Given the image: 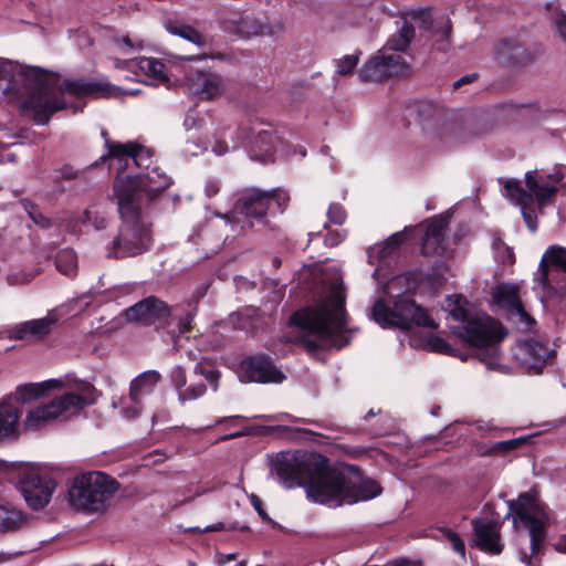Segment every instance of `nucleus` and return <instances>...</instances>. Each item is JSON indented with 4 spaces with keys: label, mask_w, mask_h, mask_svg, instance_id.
I'll use <instances>...</instances> for the list:
<instances>
[{
    "label": "nucleus",
    "mask_w": 566,
    "mask_h": 566,
    "mask_svg": "<svg viewBox=\"0 0 566 566\" xmlns=\"http://www.w3.org/2000/svg\"><path fill=\"white\" fill-rule=\"evenodd\" d=\"M273 471L286 489L305 486L307 497L329 506L345 503L348 492V472L331 467L318 453L281 452L273 462Z\"/></svg>",
    "instance_id": "obj_1"
},
{
    "label": "nucleus",
    "mask_w": 566,
    "mask_h": 566,
    "mask_svg": "<svg viewBox=\"0 0 566 566\" xmlns=\"http://www.w3.org/2000/svg\"><path fill=\"white\" fill-rule=\"evenodd\" d=\"M56 75L35 66L0 61V96L14 94L23 101L21 111L36 124L46 125L65 104L59 96Z\"/></svg>",
    "instance_id": "obj_2"
},
{
    "label": "nucleus",
    "mask_w": 566,
    "mask_h": 566,
    "mask_svg": "<svg viewBox=\"0 0 566 566\" xmlns=\"http://www.w3.org/2000/svg\"><path fill=\"white\" fill-rule=\"evenodd\" d=\"M108 157L116 159L118 172L114 186L120 181L122 189L127 191L130 200L145 209L146 205L166 190L170 178L159 167L150 168L151 154L136 144H107Z\"/></svg>",
    "instance_id": "obj_3"
},
{
    "label": "nucleus",
    "mask_w": 566,
    "mask_h": 566,
    "mask_svg": "<svg viewBox=\"0 0 566 566\" xmlns=\"http://www.w3.org/2000/svg\"><path fill=\"white\" fill-rule=\"evenodd\" d=\"M446 310L461 325L453 333L478 349V357L488 368L497 364L499 344L504 337L501 325L490 316L473 312L465 297L450 295L446 298Z\"/></svg>",
    "instance_id": "obj_4"
},
{
    "label": "nucleus",
    "mask_w": 566,
    "mask_h": 566,
    "mask_svg": "<svg viewBox=\"0 0 566 566\" xmlns=\"http://www.w3.org/2000/svg\"><path fill=\"white\" fill-rule=\"evenodd\" d=\"M345 290L343 282L332 284L321 303L296 312L291 323L306 332L314 340L303 339L310 349L337 345V337L345 327Z\"/></svg>",
    "instance_id": "obj_5"
},
{
    "label": "nucleus",
    "mask_w": 566,
    "mask_h": 566,
    "mask_svg": "<svg viewBox=\"0 0 566 566\" xmlns=\"http://www.w3.org/2000/svg\"><path fill=\"white\" fill-rule=\"evenodd\" d=\"M509 507L514 525L523 526L530 535L531 553L523 552L520 560L527 566H537L543 555L546 528L552 520L551 514L534 491L522 493L517 500L509 501Z\"/></svg>",
    "instance_id": "obj_6"
},
{
    "label": "nucleus",
    "mask_w": 566,
    "mask_h": 566,
    "mask_svg": "<svg viewBox=\"0 0 566 566\" xmlns=\"http://www.w3.org/2000/svg\"><path fill=\"white\" fill-rule=\"evenodd\" d=\"M114 193L117 198L122 226L114 241L113 254L116 258L140 254L149 248L151 242L144 209L130 200L129 193L122 189L120 181L114 186Z\"/></svg>",
    "instance_id": "obj_7"
},
{
    "label": "nucleus",
    "mask_w": 566,
    "mask_h": 566,
    "mask_svg": "<svg viewBox=\"0 0 566 566\" xmlns=\"http://www.w3.org/2000/svg\"><path fill=\"white\" fill-rule=\"evenodd\" d=\"M525 186L518 180H507L504 185L506 196L512 202L521 207L522 216L527 228L535 232L538 227L537 212L554 203L559 187L551 185L536 171H527L524 177Z\"/></svg>",
    "instance_id": "obj_8"
},
{
    "label": "nucleus",
    "mask_w": 566,
    "mask_h": 566,
    "mask_svg": "<svg viewBox=\"0 0 566 566\" xmlns=\"http://www.w3.org/2000/svg\"><path fill=\"white\" fill-rule=\"evenodd\" d=\"M118 489V483L102 472H87L73 479L67 491L70 505L88 513H102Z\"/></svg>",
    "instance_id": "obj_9"
},
{
    "label": "nucleus",
    "mask_w": 566,
    "mask_h": 566,
    "mask_svg": "<svg viewBox=\"0 0 566 566\" xmlns=\"http://www.w3.org/2000/svg\"><path fill=\"white\" fill-rule=\"evenodd\" d=\"M95 400V388L91 384L82 382L74 390L30 410L25 418V427L30 430H39L61 416L80 411Z\"/></svg>",
    "instance_id": "obj_10"
},
{
    "label": "nucleus",
    "mask_w": 566,
    "mask_h": 566,
    "mask_svg": "<svg viewBox=\"0 0 566 566\" xmlns=\"http://www.w3.org/2000/svg\"><path fill=\"white\" fill-rule=\"evenodd\" d=\"M371 318L381 327H396L409 329L413 325L436 328L437 324L412 300L400 296L389 307L382 300H378L371 307Z\"/></svg>",
    "instance_id": "obj_11"
},
{
    "label": "nucleus",
    "mask_w": 566,
    "mask_h": 566,
    "mask_svg": "<svg viewBox=\"0 0 566 566\" xmlns=\"http://www.w3.org/2000/svg\"><path fill=\"white\" fill-rule=\"evenodd\" d=\"M15 485L33 511L46 507L56 489L55 480L35 467L22 468L17 474Z\"/></svg>",
    "instance_id": "obj_12"
},
{
    "label": "nucleus",
    "mask_w": 566,
    "mask_h": 566,
    "mask_svg": "<svg viewBox=\"0 0 566 566\" xmlns=\"http://www.w3.org/2000/svg\"><path fill=\"white\" fill-rule=\"evenodd\" d=\"M410 73V64L403 55L390 53L386 49L369 59L358 72L363 82H382L389 77L408 76Z\"/></svg>",
    "instance_id": "obj_13"
},
{
    "label": "nucleus",
    "mask_w": 566,
    "mask_h": 566,
    "mask_svg": "<svg viewBox=\"0 0 566 566\" xmlns=\"http://www.w3.org/2000/svg\"><path fill=\"white\" fill-rule=\"evenodd\" d=\"M244 138L250 139L251 158L262 163L273 161L279 138L275 132L260 122H252L240 127Z\"/></svg>",
    "instance_id": "obj_14"
},
{
    "label": "nucleus",
    "mask_w": 566,
    "mask_h": 566,
    "mask_svg": "<svg viewBox=\"0 0 566 566\" xmlns=\"http://www.w3.org/2000/svg\"><path fill=\"white\" fill-rule=\"evenodd\" d=\"M270 206V195L258 188H245L238 192L234 209L230 213L218 214L227 222L234 221L237 214L247 219H262Z\"/></svg>",
    "instance_id": "obj_15"
},
{
    "label": "nucleus",
    "mask_w": 566,
    "mask_h": 566,
    "mask_svg": "<svg viewBox=\"0 0 566 566\" xmlns=\"http://www.w3.org/2000/svg\"><path fill=\"white\" fill-rule=\"evenodd\" d=\"M177 307L169 306L156 296H148L124 311L127 322L151 325L157 321H164L169 324V318L174 316Z\"/></svg>",
    "instance_id": "obj_16"
},
{
    "label": "nucleus",
    "mask_w": 566,
    "mask_h": 566,
    "mask_svg": "<svg viewBox=\"0 0 566 566\" xmlns=\"http://www.w3.org/2000/svg\"><path fill=\"white\" fill-rule=\"evenodd\" d=\"M59 80V77L56 76ZM59 90V96L63 98V93L66 92L76 97H93V98H111L118 97L123 94H126V91H123L119 86L113 85L112 83L99 80V81H86V80H75V81H66L64 85L61 86L59 82L56 83ZM65 102V101H63ZM66 107V103H64Z\"/></svg>",
    "instance_id": "obj_17"
},
{
    "label": "nucleus",
    "mask_w": 566,
    "mask_h": 566,
    "mask_svg": "<svg viewBox=\"0 0 566 566\" xmlns=\"http://www.w3.org/2000/svg\"><path fill=\"white\" fill-rule=\"evenodd\" d=\"M160 379L161 376L158 371L147 370L132 380L129 386V400L132 406H127L123 409V413L127 419H133L140 413L143 398L155 390Z\"/></svg>",
    "instance_id": "obj_18"
},
{
    "label": "nucleus",
    "mask_w": 566,
    "mask_h": 566,
    "mask_svg": "<svg viewBox=\"0 0 566 566\" xmlns=\"http://www.w3.org/2000/svg\"><path fill=\"white\" fill-rule=\"evenodd\" d=\"M243 376L249 381L255 382H282L285 375L276 368L273 361L264 356L258 355L247 358L242 365Z\"/></svg>",
    "instance_id": "obj_19"
},
{
    "label": "nucleus",
    "mask_w": 566,
    "mask_h": 566,
    "mask_svg": "<svg viewBox=\"0 0 566 566\" xmlns=\"http://www.w3.org/2000/svg\"><path fill=\"white\" fill-rule=\"evenodd\" d=\"M187 86L190 93L207 101L219 98L226 91L221 76L200 71L188 75Z\"/></svg>",
    "instance_id": "obj_20"
},
{
    "label": "nucleus",
    "mask_w": 566,
    "mask_h": 566,
    "mask_svg": "<svg viewBox=\"0 0 566 566\" xmlns=\"http://www.w3.org/2000/svg\"><path fill=\"white\" fill-rule=\"evenodd\" d=\"M549 356L548 348L534 339L521 342L515 350V357L528 374H541Z\"/></svg>",
    "instance_id": "obj_21"
},
{
    "label": "nucleus",
    "mask_w": 566,
    "mask_h": 566,
    "mask_svg": "<svg viewBox=\"0 0 566 566\" xmlns=\"http://www.w3.org/2000/svg\"><path fill=\"white\" fill-rule=\"evenodd\" d=\"M493 297L500 307L504 308L512 317H516L518 322L526 325L533 322L522 305L517 286L501 284L494 290Z\"/></svg>",
    "instance_id": "obj_22"
},
{
    "label": "nucleus",
    "mask_w": 566,
    "mask_h": 566,
    "mask_svg": "<svg viewBox=\"0 0 566 566\" xmlns=\"http://www.w3.org/2000/svg\"><path fill=\"white\" fill-rule=\"evenodd\" d=\"M474 542L484 552L497 555L503 551L500 526L486 518H479L472 522Z\"/></svg>",
    "instance_id": "obj_23"
},
{
    "label": "nucleus",
    "mask_w": 566,
    "mask_h": 566,
    "mask_svg": "<svg viewBox=\"0 0 566 566\" xmlns=\"http://www.w3.org/2000/svg\"><path fill=\"white\" fill-rule=\"evenodd\" d=\"M348 480L350 486L345 496L347 504L368 501L381 493V488L375 480L363 479L357 470L350 469Z\"/></svg>",
    "instance_id": "obj_24"
},
{
    "label": "nucleus",
    "mask_w": 566,
    "mask_h": 566,
    "mask_svg": "<svg viewBox=\"0 0 566 566\" xmlns=\"http://www.w3.org/2000/svg\"><path fill=\"white\" fill-rule=\"evenodd\" d=\"M55 319L52 317H43L39 319L27 321L17 324L8 332V337L11 339L25 340V339H40L48 335Z\"/></svg>",
    "instance_id": "obj_25"
},
{
    "label": "nucleus",
    "mask_w": 566,
    "mask_h": 566,
    "mask_svg": "<svg viewBox=\"0 0 566 566\" xmlns=\"http://www.w3.org/2000/svg\"><path fill=\"white\" fill-rule=\"evenodd\" d=\"M447 222L443 219H436L427 223V230L422 242L424 255H441L447 245L446 241Z\"/></svg>",
    "instance_id": "obj_26"
},
{
    "label": "nucleus",
    "mask_w": 566,
    "mask_h": 566,
    "mask_svg": "<svg viewBox=\"0 0 566 566\" xmlns=\"http://www.w3.org/2000/svg\"><path fill=\"white\" fill-rule=\"evenodd\" d=\"M549 266H556L566 272V248L551 245L542 256L536 272V280L544 287L549 283Z\"/></svg>",
    "instance_id": "obj_27"
},
{
    "label": "nucleus",
    "mask_w": 566,
    "mask_h": 566,
    "mask_svg": "<svg viewBox=\"0 0 566 566\" xmlns=\"http://www.w3.org/2000/svg\"><path fill=\"white\" fill-rule=\"evenodd\" d=\"M31 517L12 504L0 505V533L17 532L27 527Z\"/></svg>",
    "instance_id": "obj_28"
},
{
    "label": "nucleus",
    "mask_w": 566,
    "mask_h": 566,
    "mask_svg": "<svg viewBox=\"0 0 566 566\" xmlns=\"http://www.w3.org/2000/svg\"><path fill=\"white\" fill-rule=\"evenodd\" d=\"M19 410L10 403H0V442L18 436Z\"/></svg>",
    "instance_id": "obj_29"
},
{
    "label": "nucleus",
    "mask_w": 566,
    "mask_h": 566,
    "mask_svg": "<svg viewBox=\"0 0 566 566\" xmlns=\"http://www.w3.org/2000/svg\"><path fill=\"white\" fill-rule=\"evenodd\" d=\"M406 235L403 232H396L386 241L376 244L367 250L368 261L375 264L376 261H382L395 253L399 245L403 242Z\"/></svg>",
    "instance_id": "obj_30"
},
{
    "label": "nucleus",
    "mask_w": 566,
    "mask_h": 566,
    "mask_svg": "<svg viewBox=\"0 0 566 566\" xmlns=\"http://www.w3.org/2000/svg\"><path fill=\"white\" fill-rule=\"evenodd\" d=\"M494 54L500 63L513 64L521 61L524 50L517 42L504 39L496 44Z\"/></svg>",
    "instance_id": "obj_31"
},
{
    "label": "nucleus",
    "mask_w": 566,
    "mask_h": 566,
    "mask_svg": "<svg viewBox=\"0 0 566 566\" xmlns=\"http://www.w3.org/2000/svg\"><path fill=\"white\" fill-rule=\"evenodd\" d=\"M421 15L422 27L426 29L432 27V35L436 38V42L440 43L438 50L446 51L448 48L446 42L449 40L452 30V23L450 19L442 18L440 21L436 22L434 25H432V20L429 13L423 12Z\"/></svg>",
    "instance_id": "obj_32"
},
{
    "label": "nucleus",
    "mask_w": 566,
    "mask_h": 566,
    "mask_svg": "<svg viewBox=\"0 0 566 566\" xmlns=\"http://www.w3.org/2000/svg\"><path fill=\"white\" fill-rule=\"evenodd\" d=\"M413 36L415 29L412 24L405 20L399 30L388 39L384 49H386V51H392L391 53L405 51Z\"/></svg>",
    "instance_id": "obj_33"
},
{
    "label": "nucleus",
    "mask_w": 566,
    "mask_h": 566,
    "mask_svg": "<svg viewBox=\"0 0 566 566\" xmlns=\"http://www.w3.org/2000/svg\"><path fill=\"white\" fill-rule=\"evenodd\" d=\"M61 385V381L56 379H50L40 384L22 386L18 389V392L20 395V398L23 401H27L42 396L48 390L59 388Z\"/></svg>",
    "instance_id": "obj_34"
},
{
    "label": "nucleus",
    "mask_w": 566,
    "mask_h": 566,
    "mask_svg": "<svg viewBox=\"0 0 566 566\" xmlns=\"http://www.w3.org/2000/svg\"><path fill=\"white\" fill-rule=\"evenodd\" d=\"M235 24L234 31L242 36H256L261 35L263 31V23L253 17L244 15L240 17L239 20H232Z\"/></svg>",
    "instance_id": "obj_35"
},
{
    "label": "nucleus",
    "mask_w": 566,
    "mask_h": 566,
    "mask_svg": "<svg viewBox=\"0 0 566 566\" xmlns=\"http://www.w3.org/2000/svg\"><path fill=\"white\" fill-rule=\"evenodd\" d=\"M55 264L62 274L74 276L77 269V256L71 249L62 250L56 255Z\"/></svg>",
    "instance_id": "obj_36"
},
{
    "label": "nucleus",
    "mask_w": 566,
    "mask_h": 566,
    "mask_svg": "<svg viewBox=\"0 0 566 566\" xmlns=\"http://www.w3.org/2000/svg\"><path fill=\"white\" fill-rule=\"evenodd\" d=\"M138 67L143 71L147 76L154 77L156 80H165V65L153 57H142L138 61Z\"/></svg>",
    "instance_id": "obj_37"
},
{
    "label": "nucleus",
    "mask_w": 566,
    "mask_h": 566,
    "mask_svg": "<svg viewBox=\"0 0 566 566\" xmlns=\"http://www.w3.org/2000/svg\"><path fill=\"white\" fill-rule=\"evenodd\" d=\"M168 30L171 34L179 35L185 40L197 44L198 46L206 45V38L200 32H198L189 25H170Z\"/></svg>",
    "instance_id": "obj_38"
},
{
    "label": "nucleus",
    "mask_w": 566,
    "mask_h": 566,
    "mask_svg": "<svg viewBox=\"0 0 566 566\" xmlns=\"http://www.w3.org/2000/svg\"><path fill=\"white\" fill-rule=\"evenodd\" d=\"M114 42L118 51L124 55L137 52L144 45L142 40L133 41L128 35L116 36Z\"/></svg>",
    "instance_id": "obj_39"
},
{
    "label": "nucleus",
    "mask_w": 566,
    "mask_h": 566,
    "mask_svg": "<svg viewBox=\"0 0 566 566\" xmlns=\"http://www.w3.org/2000/svg\"><path fill=\"white\" fill-rule=\"evenodd\" d=\"M359 54H347L335 61L336 73L338 75H348L357 66Z\"/></svg>",
    "instance_id": "obj_40"
},
{
    "label": "nucleus",
    "mask_w": 566,
    "mask_h": 566,
    "mask_svg": "<svg viewBox=\"0 0 566 566\" xmlns=\"http://www.w3.org/2000/svg\"><path fill=\"white\" fill-rule=\"evenodd\" d=\"M263 23V31L261 35H269V36H281L285 31V24L284 22L279 19H266Z\"/></svg>",
    "instance_id": "obj_41"
},
{
    "label": "nucleus",
    "mask_w": 566,
    "mask_h": 566,
    "mask_svg": "<svg viewBox=\"0 0 566 566\" xmlns=\"http://www.w3.org/2000/svg\"><path fill=\"white\" fill-rule=\"evenodd\" d=\"M82 223L87 227L92 226L95 230H101L106 227V218L99 216L96 211L87 209L83 213Z\"/></svg>",
    "instance_id": "obj_42"
},
{
    "label": "nucleus",
    "mask_w": 566,
    "mask_h": 566,
    "mask_svg": "<svg viewBox=\"0 0 566 566\" xmlns=\"http://www.w3.org/2000/svg\"><path fill=\"white\" fill-rule=\"evenodd\" d=\"M206 392V386L203 384L191 385L187 389L179 392V400L181 402L196 400L202 397Z\"/></svg>",
    "instance_id": "obj_43"
},
{
    "label": "nucleus",
    "mask_w": 566,
    "mask_h": 566,
    "mask_svg": "<svg viewBox=\"0 0 566 566\" xmlns=\"http://www.w3.org/2000/svg\"><path fill=\"white\" fill-rule=\"evenodd\" d=\"M195 371L205 377V379L212 385L213 390L218 389V381L220 379L219 370L199 364L196 366Z\"/></svg>",
    "instance_id": "obj_44"
},
{
    "label": "nucleus",
    "mask_w": 566,
    "mask_h": 566,
    "mask_svg": "<svg viewBox=\"0 0 566 566\" xmlns=\"http://www.w3.org/2000/svg\"><path fill=\"white\" fill-rule=\"evenodd\" d=\"M426 346L430 350L436 352V353H440V354H451L452 353V348L446 343V340L438 336H433V335L429 336L427 339Z\"/></svg>",
    "instance_id": "obj_45"
},
{
    "label": "nucleus",
    "mask_w": 566,
    "mask_h": 566,
    "mask_svg": "<svg viewBox=\"0 0 566 566\" xmlns=\"http://www.w3.org/2000/svg\"><path fill=\"white\" fill-rule=\"evenodd\" d=\"M525 441V438H517V439H511V440H504V441H499V442H495L491 450L493 452H501V453H504V452H507L510 450H513L515 448H517L518 446H521L523 442Z\"/></svg>",
    "instance_id": "obj_46"
},
{
    "label": "nucleus",
    "mask_w": 566,
    "mask_h": 566,
    "mask_svg": "<svg viewBox=\"0 0 566 566\" xmlns=\"http://www.w3.org/2000/svg\"><path fill=\"white\" fill-rule=\"evenodd\" d=\"M444 536L451 544L453 551L455 553H458L461 557H464L465 556V546H464L463 541L460 538V536L450 530L444 531Z\"/></svg>",
    "instance_id": "obj_47"
},
{
    "label": "nucleus",
    "mask_w": 566,
    "mask_h": 566,
    "mask_svg": "<svg viewBox=\"0 0 566 566\" xmlns=\"http://www.w3.org/2000/svg\"><path fill=\"white\" fill-rule=\"evenodd\" d=\"M328 219L335 224H343L346 220V212L338 203H332L327 212Z\"/></svg>",
    "instance_id": "obj_48"
},
{
    "label": "nucleus",
    "mask_w": 566,
    "mask_h": 566,
    "mask_svg": "<svg viewBox=\"0 0 566 566\" xmlns=\"http://www.w3.org/2000/svg\"><path fill=\"white\" fill-rule=\"evenodd\" d=\"M565 178V167L558 166L554 169L553 172L548 174L546 176V179L552 181L551 185H556L560 189L566 188V185L563 184V180Z\"/></svg>",
    "instance_id": "obj_49"
},
{
    "label": "nucleus",
    "mask_w": 566,
    "mask_h": 566,
    "mask_svg": "<svg viewBox=\"0 0 566 566\" xmlns=\"http://www.w3.org/2000/svg\"><path fill=\"white\" fill-rule=\"evenodd\" d=\"M171 380L177 389H180L186 385V373L180 366L174 368L171 373Z\"/></svg>",
    "instance_id": "obj_50"
},
{
    "label": "nucleus",
    "mask_w": 566,
    "mask_h": 566,
    "mask_svg": "<svg viewBox=\"0 0 566 566\" xmlns=\"http://www.w3.org/2000/svg\"><path fill=\"white\" fill-rule=\"evenodd\" d=\"M250 502L251 504L253 505V507L255 509V511L258 512V514L260 515V517L264 521V522H271V518L270 516L266 514V512L264 511L263 509V504H262V501L261 499L255 495V494H251L250 495Z\"/></svg>",
    "instance_id": "obj_51"
},
{
    "label": "nucleus",
    "mask_w": 566,
    "mask_h": 566,
    "mask_svg": "<svg viewBox=\"0 0 566 566\" xmlns=\"http://www.w3.org/2000/svg\"><path fill=\"white\" fill-rule=\"evenodd\" d=\"M220 188H221L220 180L214 179V178L208 179L205 184V192L208 198H212L216 195H218L220 191Z\"/></svg>",
    "instance_id": "obj_52"
},
{
    "label": "nucleus",
    "mask_w": 566,
    "mask_h": 566,
    "mask_svg": "<svg viewBox=\"0 0 566 566\" xmlns=\"http://www.w3.org/2000/svg\"><path fill=\"white\" fill-rule=\"evenodd\" d=\"M192 314L191 313H188L185 317H179L178 316V326H179V333L182 334V333H186L188 331H190L191 328V322H192ZM177 318L176 314L174 313V316L170 317L168 321L169 323Z\"/></svg>",
    "instance_id": "obj_53"
},
{
    "label": "nucleus",
    "mask_w": 566,
    "mask_h": 566,
    "mask_svg": "<svg viewBox=\"0 0 566 566\" xmlns=\"http://www.w3.org/2000/svg\"><path fill=\"white\" fill-rule=\"evenodd\" d=\"M270 195V202L274 200L279 208H282L289 201V195L283 190L266 191Z\"/></svg>",
    "instance_id": "obj_54"
},
{
    "label": "nucleus",
    "mask_w": 566,
    "mask_h": 566,
    "mask_svg": "<svg viewBox=\"0 0 566 566\" xmlns=\"http://www.w3.org/2000/svg\"><path fill=\"white\" fill-rule=\"evenodd\" d=\"M555 24L558 29L559 34L563 36V39L566 41V14L559 15L555 20Z\"/></svg>",
    "instance_id": "obj_55"
},
{
    "label": "nucleus",
    "mask_w": 566,
    "mask_h": 566,
    "mask_svg": "<svg viewBox=\"0 0 566 566\" xmlns=\"http://www.w3.org/2000/svg\"><path fill=\"white\" fill-rule=\"evenodd\" d=\"M343 240V237L338 233V232H331L328 233V235L326 237L325 239V243L328 245V247H335L337 245L339 242H342Z\"/></svg>",
    "instance_id": "obj_56"
},
{
    "label": "nucleus",
    "mask_w": 566,
    "mask_h": 566,
    "mask_svg": "<svg viewBox=\"0 0 566 566\" xmlns=\"http://www.w3.org/2000/svg\"><path fill=\"white\" fill-rule=\"evenodd\" d=\"M554 548L558 553L566 554V534L558 537V539L554 543Z\"/></svg>",
    "instance_id": "obj_57"
},
{
    "label": "nucleus",
    "mask_w": 566,
    "mask_h": 566,
    "mask_svg": "<svg viewBox=\"0 0 566 566\" xmlns=\"http://www.w3.org/2000/svg\"><path fill=\"white\" fill-rule=\"evenodd\" d=\"M33 279V275H23L22 279H18L14 274H11L8 276V282L10 284H18V283H28Z\"/></svg>",
    "instance_id": "obj_58"
},
{
    "label": "nucleus",
    "mask_w": 566,
    "mask_h": 566,
    "mask_svg": "<svg viewBox=\"0 0 566 566\" xmlns=\"http://www.w3.org/2000/svg\"><path fill=\"white\" fill-rule=\"evenodd\" d=\"M31 217L32 219L34 220V222L39 226H41L42 228H46L50 226V220L46 219L44 216H42L41 213H39L38 216L35 214H32L31 213Z\"/></svg>",
    "instance_id": "obj_59"
},
{
    "label": "nucleus",
    "mask_w": 566,
    "mask_h": 566,
    "mask_svg": "<svg viewBox=\"0 0 566 566\" xmlns=\"http://www.w3.org/2000/svg\"><path fill=\"white\" fill-rule=\"evenodd\" d=\"M475 77H476V74H474V73L465 75V76H462L461 78H459L458 81L454 82L453 86L458 87V86H460L462 84L472 82Z\"/></svg>",
    "instance_id": "obj_60"
},
{
    "label": "nucleus",
    "mask_w": 566,
    "mask_h": 566,
    "mask_svg": "<svg viewBox=\"0 0 566 566\" xmlns=\"http://www.w3.org/2000/svg\"><path fill=\"white\" fill-rule=\"evenodd\" d=\"M62 176L65 179H73L76 177V172L72 168L65 167L62 169Z\"/></svg>",
    "instance_id": "obj_61"
},
{
    "label": "nucleus",
    "mask_w": 566,
    "mask_h": 566,
    "mask_svg": "<svg viewBox=\"0 0 566 566\" xmlns=\"http://www.w3.org/2000/svg\"><path fill=\"white\" fill-rule=\"evenodd\" d=\"M235 558H237L235 554L220 555L219 563L224 564V563L234 560Z\"/></svg>",
    "instance_id": "obj_62"
},
{
    "label": "nucleus",
    "mask_w": 566,
    "mask_h": 566,
    "mask_svg": "<svg viewBox=\"0 0 566 566\" xmlns=\"http://www.w3.org/2000/svg\"><path fill=\"white\" fill-rule=\"evenodd\" d=\"M221 530H224L223 523H217L213 525H209L205 528V531H207V532H214V531H221Z\"/></svg>",
    "instance_id": "obj_63"
},
{
    "label": "nucleus",
    "mask_w": 566,
    "mask_h": 566,
    "mask_svg": "<svg viewBox=\"0 0 566 566\" xmlns=\"http://www.w3.org/2000/svg\"><path fill=\"white\" fill-rule=\"evenodd\" d=\"M247 434L245 431H238V432H233V433H230V434H227L222 438V440H229V439H233V438H238V437H242Z\"/></svg>",
    "instance_id": "obj_64"
}]
</instances>
